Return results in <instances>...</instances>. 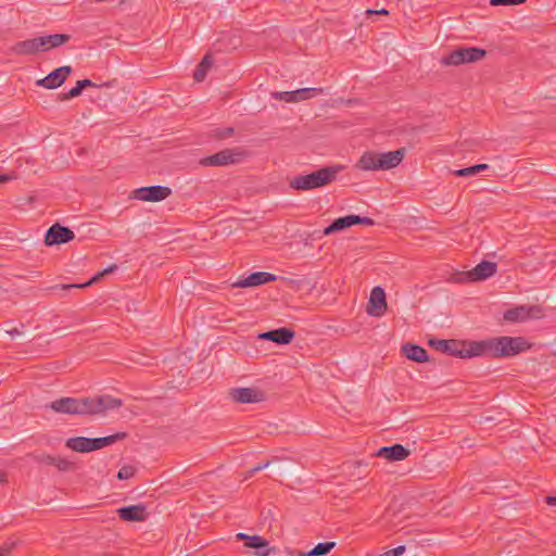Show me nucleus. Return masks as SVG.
Returning <instances> with one entry per match:
<instances>
[{"instance_id": "f257e3e1", "label": "nucleus", "mask_w": 556, "mask_h": 556, "mask_svg": "<svg viewBox=\"0 0 556 556\" xmlns=\"http://www.w3.org/2000/svg\"><path fill=\"white\" fill-rule=\"evenodd\" d=\"M121 399L109 394L87 397H61L52 401L47 407L55 413L68 415H104L108 410L119 408Z\"/></svg>"}, {"instance_id": "f03ea898", "label": "nucleus", "mask_w": 556, "mask_h": 556, "mask_svg": "<svg viewBox=\"0 0 556 556\" xmlns=\"http://www.w3.org/2000/svg\"><path fill=\"white\" fill-rule=\"evenodd\" d=\"M477 356H491L494 358L511 357L530 349V344L522 337H496L477 341Z\"/></svg>"}, {"instance_id": "7ed1b4c3", "label": "nucleus", "mask_w": 556, "mask_h": 556, "mask_svg": "<svg viewBox=\"0 0 556 556\" xmlns=\"http://www.w3.org/2000/svg\"><path fill=\"white\" fill-rule=\"evenodd\" d=\"M70 40L68 35L53 34L17 41L10 47L9 51L14 55H33L38 52L48 51L60 47Z\"/></svg>"}, {"instance_id": "20e7f679", "label": "nucleus", "mask_w": 556, "mask_h": 556, "mask_svg": "<svg viewBox=\"0 0 556 556\" xmlns=\"http://www.w3.org/2000/svg\"><path fill=\"white\" fill-rule=\"evenodd\" d=\"M404 155V148L384 153L367 151L359 157L356 167L362 170H388L396 167L403 161Z\"/></svg>"}, {"instance_id": "39448f33", "label": "nucleus", "mask_w": 556, "mask_h": 556, "mask_svg": "<svg viewBox=\"0 0 556 556\" xmlns=\"http://www.w3.org/2000/svg\"><path fill=\"white\" fill-rule=\"evenodd\" d=\"M341 166H326L307 175H299L290 180V188L299 191H308L330 185L341 172Z\"/></svg>"}, {"instance_id": "423d86ee", "label": "nucleus", "mask_w": 556, "mask_h": 556, "mask_svg": "<svg viewBox=\"0 0 556 556\" xmlns=\"http://www.w3.org/2000/svg\"><path fill=\"white\" fill-rule=\"evenodd\" d=\"M126 437V432H116L102 438L73 437L65 441V446L74 452L89 453L112 445Z\"/></svg>"}, {"instance_id": "0eeeda50", "label": "nucleus", "mask_w": 556, "mask_h": 556, "mask_svg": "<svg viewBox=\"0 0 556 556\" xmlns=\"http://www.w3.org/2000/svg\"><path fill=\"white\" fill-rule=\"evenodd\" d=\"M476 344L477 341H458L454 339L444 340L435 338L429 340V345L437 351L460 358L476 357Z\"/></svg>"}, {"instance_id": "6e6552de", "label": "nucleus", "mask_w": 556, "mask_h": 556, "mask_svg": "<svg viewBox=\"0 0 556 556\" xmlns=\"http://www.w3.org/2000/svg\"><path fill=\"white\" fill-rule=\"evenodd\" d=\"M486 51L478 47H459L441 59V64L445 66H458L462 64L475 63L482 60Z\"/></svg>"}, {"instance_id": "1a4fd4ad", "label": "nucleus", "mask_w": 556, "mask_h": 556, "mask_svg": "<svg viewBox=\"0 0 556 556\" xmlns=\"http://www.w3.org/2000/svg\"><path fill=\"white\" fill-rule=\"evenodd\" d=\"M247 155V151L240 147L227 148L213 155L201 159L200 164L212 167L235 165L240 163Z\"/></svg>"}, {"instance_id": "9d476101", "label": "nucleus", "mask_w": 556, "mask_h": 556, "mask_svg": "<svg viewBox=\"0 0 556 556\" xmlns=\"http://www.w3.org/2000/svg\"><path fill=\"white\" fill-rule=\"evenodd\" d=\"M542 315V308L539 305H520L507 309L504 313V319L510 323H521L530 318H539Z\"/></svg>"}, {"instance_id": "9b49d317", "label": "nucleus", "mask_w": 556, "mask_h": 556, "mask_svg": "<svg viewBox=\"0 0 556 556\" xmlns=\"http://www.w3.org/2000/svg\"><path fill=\"white\" fill-rule=\"evenodd\" d=\"M172 194V190L165 186L141 187L134 191V198L146 202H159Z\"/></svg>"}, {"instance_id": "f8f14e48", "label": "nucleus", "mask_w": 556, "mask_h": 556, "mask_svg": "<svg viewBox=\"0 0 556 556\" xmlns=\"http://www.w3.org/2000/svg\"><path fill=\"white\" fill-rule=\"evenodd\" d=\"M75 238V233L68 227L60 224L52 225L46 232L45 243L48 247L63 244L72 241Z\"/></svg>"}, {"instance_id": "ddd939ff", "label": "nucleus", "mask_w": 556, "mask_h": 556, "mask_svg": "<svg viewBox=\"0 0 556 556\" xmlns=\"http://www.w3.org/2000/svg\"><path fill=\"white\" fill-rule=\"evenodd\" d=\"M231 399L237 403L252 404L265 400L263 391L256 388H236L230 390Z\"/></svg>"}, {"instance_id": "4468645a", "label": "nucleus", "mask_w": 556, "mask_h": 556, "mask_svg": "<svg viewBox=\"0 0 556 556\" xmlns=\"http://www.w3.org/2000/svg\"><path fill=\"white\" fill-rule=\"evenodd\" d=\"M387 309L386 292L381 287H375L369 296L367 313L374 317H381Z\"/></svg>"}, {"instance_id": "2eb2a0df", "label": "nucleus", "mask_w": 556, "mask_h": 556, "mask_svg": "<svg viewBox=\"0 0 556 556\" xmlns=\"http://www.w3.org/2000/svg\"><path fill=\"white\" fill-rule=\"evenodd\" d=\"M72 71V67L68 65L58 67L45 78L37 80V85L47 89H55L66 80Z\"/></svg>"}, {"instance_id": "dca6fc26", "label": "nucleus", "mask_w": 556, "mask_h": 556, "mask_svg": "<svg viewBox=\"0 0 556 556\" xmlns=\"http://www.w3.org/2000/svg\"><path fill=\"white\" fill-rule=\"evenodd\" d=\"M116 513L122 520L130 522L146 521L149 516L147 507L143 504L119 507Z\"/></svg>"}, {"instance_id": "f3484780", "label": "nucleus", "mask_w": 556, "mask_h": 556, "mask_svg": "<svg viewBox=\"0 0 556 556\" xmlns=\"http://www.w3.org/2000/svg\"><path fill=\"white\" fill-rule=\"evenodd\" d=\"M277 277L274 274L266 271H255L248 277L238 280L233 283L236 288L256 287L267 282L276 281Z\"/></svg>"}, {"instance_id": "a211bd4d", "label": "nucleus", "mask_w": 556, "mask_h": 556, "mask_svg": "<svg viewBox=\"0 0 556 556\" xmlns=\"http://www.w3.org/2000/svg\"><path fill=\"white\" fill-rule=\"evenodd\" d=\"M294 334L295 333L293 330L282 327L266 332H262L258 334V339L271 341L277 344H288L292 341Z\"/></svg>"}, {"instance_id": "6ab92c4d", "label": "nucleus", "mask_w": 556, "mask_h": 556, "mask_svg": "<svg viewBox=\"0 0 556 556\" xmlns=\"http://www.w3.org/2000/svg\"><path fill=\"white\" fill-rule=\"evenodd\" d=\"M377 456L390 462L404 460L409 456V451L402 444L395 443L391 446H383L377 452Z\"/></svg>"}, {"instance_id": "aec40b11", "label": "nucleus", "mask_w": 556, "mask_h": 556, "mask_svg": "<svg viewBox=\"0 0 556 556\" xmlns=\"http://www.w3.org/2000/svg\"><path fill=\"white\" fill-rule=\"evenodd\" d=\"M496 264L489 261H482L473 269L468 271V276L472 281L485 280L496 273Z\"/></svg>"}, {"instance_id": "412c9836", "label": "nucleus", "mask_w": 556, "mask_h": 556, "mask_svg": "<svg viewBox=\"0 0 556 556\" xmlns=\"http://www.w3.org/2000/svg\"><path fill=\"white\" fill-rule=\"evenodd\" d=\"M402 352L408 359L417 363H426L429 361L428 352L420 345L414 343L403 344Z\"/></svg>"}, {"instance_id": "4be33fe9", "label": "nucleus", "mask_w": 556, "mask_h": 556, "mask_svg": "<svg viewBox=\"0 0 556 556\" xmlns=\"http://www.w3.org/2000/svg\"><path fill=\"white\" fill-rule=\"evenodd\" d=\"M268 545V541L260 535H250L248 542L244 543V546L255 549L256 556H268L270 553Z\"/></svg>"}, {"instance_id": "5701e85b", "label": "nucleus", "mask_w": 556, "mask_h": 556, "mask_svg": "<svg viewBox=\"0 0 556 556\" xmlns=\"http://www.w3.org/2000/svg\"><path fill=\"white\" fill-rule=\"evenodd\" d=\"M116 269H117L116 265H111L108 268H105L103 271L98 273L97 275H94L89 281H87L85 283H81V285H77V283H74V285H61V286H54L51 289L54 290V289H59L60 288L61 290H70V289H73V288H85V287H88V286H91V285L98 282L104 275L113 273Z\"/></svg>"}, {"instance_id": "b1692460", "label": "nucleus", "mask_w": 556, "mask_h": 556, "mask_svg": "<svg viewBox=\"0 0 556 556\" xmlns=\"http://www.w3.org/2000/svg\"><path fill=\"white\" fill-rule=\"evenodd\" d=\"M213 65V59L210 54H205L202 61L194 70L193 78L195 81H203L207 75L208 70Z\"/></svg>"}, {"instance_id": "393cba45", "label": "nucleus", "mask_w": 556, "mask_h": 556, "mask_svg": "<svg viewBox=\"0 0 556 556\" xmlns=\"http://www.w3.org/2000/svg\"><path fill=\"white\" fill-rule=\"evenodd\" d=\"M293 93L295 94L296 102H300V101L312 99L319 94H323L324 89L323 88H301L298 90H293Z\"/></svg>"}, {"instance_id": "a878e982", "label": "nucleus", "mask_w": 556, "mask_h": 556, "mask_svg": "<svg viewBox=\"0 0 556 556\" xmlns=\"http://www.w3.org/2000/svg\"><path fill=\"white\" fill-rule=\"evenodd\" d=\"M349 227H351V225H350V219L348 218V215L342 216V217L334 219L328 227H326L324 230V233L326 236H328V235L343 230Z\"/></svg>"}, {"instance_id": "bb28decb", "label": "nucleus", "mask_w": 556, "mask_h": 556, "mask_svg": "<svg viewBox=\"0 0 556 556\" xmlns=\"http://www.w3.org/2000/svg\"><path fill=\"white\" fill-rule=\"evenodd\" d=\"M336 546L334 542H321L318 543L309 552L302 554L301 556H325Z\"/></svg>"}, {"instance_id": "cd10ccee", "label": "nucleus", "mask_w": 556, "mask_h": 556, "mask_svg": "<svg viewBox=\"0 0 556 556\" xmlns=\"http://www.w3.org/2000/svg\"><path fill=\"white\" fill-rule=\"evenodd\" d=\"M271 98L285 102H296L293 91H275L271 92Z\"/></svg>"}, {"instance_id": "c85d7f7f", "label": "nucleus", "mask_w": 556, "mask_h": 556, "mask_svg": "<svg viewBox=\"0 0 556 556\" xmlns=\"http://www.w3.org/2000/svg\"><path fill=\"white\" fill-rule=\"evenodd\" d=\"M60 471H68L74 468V464L66 458L55 456L54 464Z\"/></svg>"}, {"instance_id": "c756f323", "label": "nucleus", "mask_w": 556, "mask_h": 556, "mask_svg": "<svg viewBox=\"0 0 556 556\" xmlns=\"http://www.w3.org/2000/svg\"><path fill=\"white\" fill-rule=\"evenodd\" d=\"M81 92H83V89L80 88L79 84L76 83V86L73 87L72 89H70L66 93H60L59 99L61 101H66V100H70V99L80 96Z\"/></svg>"}, {"instance_id": "7c9ffc66", "label": "nucleus", "mask_w": 556, "mask_h": 556, "mask_svg": "<svg viewBox=\"0 0 556 556\" xmlns=\"http://www.w3.org/2000/svg\"><path fill=\"white\" fill-rule=\"evenodd\" d=\"M136 468L129 465L123 466L117 472V479L127 480L134 477Z\"/></svg>"}, {"instance_id": "2f4dec72", "label": "nucleus", "mask_w": 556, "mask_h": 556, "mask_svg": "<svg viewBox=\"0 0 556 556\" xmlns=\"http://www.w3.org/2000/svg\"><path fill=\"white\" fill-rule=\"evenodd\" d=\"M235 130L232 127L217 128L214 130V137L217 139H227L233 135Z\"/></svg>"}, {"instance_id": "473e14b6", "label": "nucleus", "mask_w": 556, "mask_h": 556, "mask_svg": "<svg viewBox=\"0 0 556 556\" xmlns=\"http://www.w3.org/2000/svg\"><path fill=\"white\" fill-rule=\"evenodd\" d=\"M453 175H455L457 177H469V176L477 175V169H476V166L472 165L469 167L456 169L453 172Z\"/></svg>"}, {"instance_id": "72a5a7b5", "label": "nucleus", "mask_w": 556, "mask_h": 556, "mask_svg": "<svg viewBox=\"0 0 556 556\" xmlns=\"http://www.w3.org/2000/svg\"><path fill=\"white\" fill-rule=\"evenodd\" d=\"M34 458L36 459L37 463L53 466L55 456L42 453V454L35 455Z\"/></svg>"}, {"instance_id": "f704fd0d", "label": "nucleus", "mask_w": 556, "mask_h": 556, "mask_svg": "<svg viewBox=\"0 0 556 556\" xmlns=\"http://www.w3.org/2000/svg\"><path fill=\"white\" fill-rule=\"evenodd\" d=\"M526 2V0H490V4L493 7L498 5H517Z\"/></svg>"}, {"instance_id": "c9c22d12", "label": "nucleus", "mask_w": 556, "mask_h": 556, "mask_svg": "<svg viewBox=\"0 0 556 556\" xmlns=\"http://www.w3.org/2000/svg\"><path fill=\"white\" fill-rule=\"evenodd\" d=\"M268 466H269V462L258 464L257 466H255L254 468H252L251 470H249L247 472L245 479L253 477L256 472L267 468Z\"/></svg>"}, {"instance_id": "e433bc0d", "label": "nucleus", "mask_w": 556, "mask_h": 556, "mask_svg": "<svg viewBox=\"0 0 556 556\" xmlns=\"http://www.w3.org/2000/svg\"><path fill=\"white\" fill-rule=\"evenodd\" d=\"M404 552H405V546L400 545L397 547H394V548H391V549L384 552L380 556H401Z\"/></svg>"}, {"instance_id": "4c0bfd02", "label": "nucleus", "mask_w": 556, "mask_h": 556, "mask_svg": "<svg viewBox=\"0 0 556 556\" xmlns=\"http://www.w3.org/2000/svg\"><path fill=\"white\" fill-rule=\"evenodd\" d=\"M24 325L21 326V329L17 327H13L10 329H7V333H9L12 338L15 336H20L23 333Z\"/></svg>"}, {"instance_id": "58836bf2", "label": "nucleus", "mask_w": 556, "mask_h": 556, "mask_svg": "<svg viewBox=\"0 0 556 556\" xmlns=\"http://www.w3.org/2000/svg\"><path fill=\"white\" fill-rule=\"evenodd\" d=\"M80 86V88L84 90L86 87H93L96 86L93 81L90 79H81L77 81Z\"/></svg>"}, {"instance_id": "ea45409f", "label": "nucleus", "mask_w": 556, "mask_h": 556, "mask_svg": "<svg viewBox=\"0 0 556 556\" xmlns=\"http://www.w3.org/2000/svg\"><path fill=\"white\" fill-rule=\"evenodd\" d=\"M348 218L350 219L351 227L354 225H359L361 216L358 215H348Z\"/></svg>"}, {"instance_id": "a19ab883", "label": "nucleus", "mask_w": 556, "mask_h": 556, "mask_svg": "<svg viewBox=\"0 0 556 556\" xmlns=\"http://www.w3.org/2000/svg\"><path fill=\"white\" fill-rule=\"evenodd\" d=\"M359 225H365V226H372L375 225V220L370 217H362L361 216V222H359Z\"/></svg>"}, {"instance_id": "79ce46f5", "label": "nucleus", "mask_w": 556, "mask_h": 556, "mask_svg": "<svg viewBox=\"0 0 556 556\" xmlns=\"http://www.w3.org/2000/svg\"><path fill=\"white\" fill-rule=\"evenodd\" d=\"M475 166H476V169H477V174H479L481 172H484V170L490 168V166L488 164H484V163L476 164Z\"/></svg>"}, {"instance_id": "37998d69", "label": "nucleus", "mask_w": 556, "mask_h": 556, "mask_svg": "<svg viewBox=\"0 0 556 556\" xmlns=\"http://www.w3.org/2000/svg\"><path fill=\"white\" fill-rule=\"evenodd\" d=\"M367 14H389V12L386 10V9H381L379 11L377 10H367L366 11Z\"/></svg>"}, {"instance_id": "c03bdc74", "label": "nucleus", "mask_w": 556, "mask_h": 556, "mask_svg": "<svg viewBox=\"0 0 556 556\" xmlns=\"http://www.w3.org/2000/svg\"><path fill=\"white\" fill-rule=\"evenodd\" d=\"M11 552L10 546H1L0 547V556H8Z\"/></svg>"}, {"instance_id": "a18cd8bd", "label": "nucleus", "mask_w": 556, "mask_h": 556, "mask_svg": "<svg viewBox=\"0 0 556 556\" xmlns=\"http://www.w3.org/2000/svg\"><path fill=\"white\" fill-rule=\"evenodd\" d=\"M545 502L549 506H556V496H546Z\"/></svg>"}, {"instance_id": "49530a36", "label": "nucleus", "mask_w": 556, "mask_h": 556, "mask_svg": "<svg viewBox=\"0 0 556 556\" xmlns=\"http://www.w3.org/2000/svg\"><path fill=\"white\" fill-rule=\"evenodd\" d=\"M236 538H237V540H239V541L248 542V540H249L250 535H248V534H245V533L240 532V533H237Z\"/></svg>"}, {"instance_id": "de8ad7c7", "label": "nucleus", "mask_w": 556, "mask_h": 556, "mask_svg": "<svg viewBox=\"0 0 556 556\" xmlns=\"http://www.w3.org/2000/svg\"><path fill=\"white\" fill-rule=\"evenodd\" d=\"M0 483L1 484L8 483L7 473L3 470H0Z\"/></svg>"}, {"instance_id": "09e8293b", "label": "nucleus", "mask_w": 556, "mask_h": 556, "mask_svg": "<svg viewBox=\"0 0 556 556\" xmlns=\"http://www.w3.org/2000/svg\"><path fill=\"white\" fill-rule=\"evenodd\" d=\"M10 180V177L7 175H0V182H7Z\"/></svg>"}]
</instances>
